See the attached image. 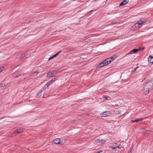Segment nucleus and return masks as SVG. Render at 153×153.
I'll use <instances>...</instances> for the list:
<instances>
[{"instance_id":"obj_1","label":"nucleus","mask_w":153,"mask_h":153,"mask_svg":"<svg viewBox=\"0 0 153 153\" xmlns=\"http://www.w3.org/2000/svg\"><path fill=\"white\" fill-rule=\"evenodd\" d=\"M153 88V79L145 83L143 87V92L145 94L149 93L150 90Z\"/></svg>"},{"instance_id":"obj_2","label":"nucleus","mask_w":153,"mask_h":153,"mask_svg":"<svg viewBox=\"0 0 153 153\" xmlns=\"http://www.w3.org/2000/svg\"><path fill=\"white\" fill-rule=\"evenodd\" d=\"M114 59V58L112 57L108 58L99 64L98 65V67L101 68L109 64Z\"/></svg>"},{"instance_id":"obj_3","label":"nucleus","mask_w":153,"mask_h":153,"mask_svg":"<svg viewBox=\"0 0 153 153\" xmlns=\"http://www.w3.org/2000/svg\"><path fill=\"white\" fill-rule=\"evenodd\" d=\"M53 143L56 144H63L65 143V141H61L60 139L57 138L54 139L53 141Z\"/></svg>"},{"instance_id":"obj_4","label":"nucleus","mask_w":153,"mask_h":153,"mask_svg":"<svg viewBox=\"0 0 153 153\" xmlns=\"http://www.w3.org/2000/svg\"><path fill=\"white\" fill-rule=\"evenodd\" d=\"M57 74V72L55 71L53 72H51L48 73L47 76L48 77H51L55 76Z\"/></svg>"},{"instance_id":"obj_5","label":"nucleus","mask_w":153,"mask_h":153,"mask_svg":"<svg viewBox=\"0 0 153 153\" xmlns=\"http://www.w3.org/2000/svg\"><path fill=\"white\" fill-rule=\"evenodd\" d=\"M105 141L104 140H97L95 141V143L98 145H101L104 144Z\"/></svg>"},{"instance_id":"obj_6","label":"nucleus","mask_w":153,"mask_h":153,"mask_svg":"<svg viewBox=\"0 0 153 153\" xmlns=\"http://www.w3.org/2000/svg\"><path fill=\"white\" fill-rule=\"evenodd\" d=\"M110 115V112L109 111L104 112L100 114L101 116L102 117L108 116Z\"/></svg>"},{"instance_id":"obj_7","label":"nucleus","mask_w":153,"mask_h":153,"mask_svg":"<svg viewBox=\"0 0 153 153\" xmlns=\"http://www.w3.org/2000/svg\"><path fill=\"white\" fill-rule=\"evenodd\" d=\"M141 50V48H139V49H133L129 53V54H132L134 53H136L138 51H139Z\"/></svg>"},{"instance_id":"obj_8","label":"nucleus","mask_w":153,"mask_h":153,"mask_svg":"<svg viewBox=\"0 0 153 153\" xmlns=\"http://www.w3.org/2000/svg\"><path fill=\"white\" fill-rule=\"evenodd\" d=\"M129 1V0H124L120 4V6H122L126 4Z\"/></svg>"},{"instance_id":"obj_9","label":"nucleus","mask_w":153,"mask_h":153,"mask_svg":"<svg viewBox=\"0 0 153 153\" xmlns=\"http://www.w3.org/2000/svg\"><path fill=\"white\" fill-rule=\"evenodd\" d=\"M146 22L145 20L144 19H141L139 20L137 22L139 23V25H142V24Z\"/></svg>"},{"instance_id":"obj_10","label":"nucleus","mask_w":153,"mask_h":153,"mask_svg":"<svg viewBox=\"0 0 153 153\" xmlns=\"http://www.w3.org/2000/svg\"><path fill=\"white\" fill-rule=\"evenodd\" d=\"M148 61L149 62L153 63V56H150L148 58Z\"/></svg>"},{"instance_id":"obj_11","label":"nucleus","mask_w":153,"mask_h":153,"mask_svg":"<svg viewBox=\"0 0 153 153\" xmlns=\"http://www.w3.org/2000/svg\"><path fill=\"white\" fill-rule=\"evenodd\" d=\"M51 84V83L49 81L47 82V83L45 85L43 88L42 89L44 90L46 88H47L48 86L50 85Z\"/></svg>"},{"instance_id":"obj_12","label":"nucleus","mask_w":153,"mask_h":153,"mask_svg":"<svg viewBox=\"0 0 153 153\" xmlns=\"http://www.w3.org/2000/svg\"><path fill=\"white\" fill-rule=\"evenodd\" d=\"M134 26L136 28H139L141 27V25H139V23L137 22L135 24Z\"/></svg>"},{"instance_id":"obj_13","label":"nucleus","mask_w":153,"mask_h":153,"mask_svg":"<svg viewBox=\"0 0 153 153\" xmlns=\"http://www.w3.org/2000/svg\"><path fill=\"white\" fill-rule=\"evenodd\" d=\"M42 89H42H41L42 91H41L40 92L38 93V94H37V97H40L41 96V95H42V94H41V92H42V91H43V90H42V89Z\"/></svg>"},{"instance_id":"obj_14","label":"nucleus","mask_w":153,"mask_h":153,"mask_svg":"<svg viewBox=\"0 0 153 153\" xmlns=\"http://www.w3.org/2000/svg\"><path fill=\"white\" fill-rule=\"evenodd\" d=\"M18 129L19 131V132L20 133L24 131V129L22 128H21Z\"/></svg>"},{"instance_id":"obj_15","label":"nucleus","mask_w":153,"mask_h":153,"mask_svg":"<svg viewBox=\"0 0 153 153\" xmlns=\"http://www.w3.org/2000/svg\"><path fill=\"white\" fill-rule=\"evenodd\" d=\"M19 130L17 129L14 131V133L15 134H17L20 133L19 132Z\"/></svg>"},{"instance_id":"obj_16","label":"nucleus","mask_w":153,"mask_h":153,"mask_svg":"<svg viewBox=\"0 0 153 153\" xmlns=\"http://www.w3.org/2000/svg\"><path fill=\"white\" fill-rule=\"evenodd\" d=\"M20 57L22 59L24 58L25 57V54H21Z\"/></svg>"},{"instance_id":"obj_17","label":"nucleus","mask_w":153,"mask_h":153,"mask_svg":"<svg viewBox=\"0 0 153 153\" xmlns=\"http://www.w3.org/2000/svg\"><path fill=\"white\" fill-rule=\"evenodd\" d=\"M61 52V51H59L57 53H56V54L54 55V56L56 57V56L58 55Z\"/></svg>"},{"instance_id":"obj_18","label":"nucleus","mask_w":153,"mask_h":153,"mask_svg":"<svg viewBox=\"0 0 153 153\" xmlns=\"http://www.w3.org/2000/svg\"><path fill=\"white\" fill-rule=\"evenodd\" d=\"M143 120V119L142 118H140V119H137V122H138L139 121H142Z\"/></svg>"},{"instance_id":"obj_19","label":"nucleus","mask_w":153,"mask_h":153,"mask_svg":"<svg viewBox=\"0 0 153 153\" xmlns=\"http://www.w3.org/2000/svg\"><path fill=\"white\" fill-rule=\"evenodd\" d=\"M55 57V56H54V55H53V56H52L50 57L49 58V60H51V59H52L53 58H54Z\"/></svg>"},{"instance_id":"obj_20","label":"nucleus","mask_w":153,"mask_h":153,"mask_svg":"<svg viewBox=\"0 0 153 153\" xmlns=\"http://www.w3.org/2000/svg\"><path fill=\"white\" fill-rule=\"evenodd\" d=\"M103 98H105V99H106V100H109V99H108V98H109V97H106L105 96H104Z\"/></svg>"},{"instance_id":"obj_21","label":"nucleus","mask_w":153,"mask_h":153,"mask_svg":"<svg viewBox=\"0 0 153 153\" xmlns=\"http://www.w3.org/2000/svg\"><path fill=\"white\" fill-rule=\"evenodd\" d=\"M110 147L111 148V149H113L115 150L116 149V147H114L112 146V147Z\"/></svg>"},{"instance_id":"obj_22","label":"nucleus","mask_w":153,"mask_h":153,"mask_svg":"<svg viewBox=\"0 0 153 153\" xmlns=\"http://www.w3.org/2000/svg\"><path fill=\"white\" fill-rule=\"evenodd\" d=\"M131 121L132 123L137 122V119L134 120H132Z\"/></svg>"},{"instance_id":"obj_23","label":"nucleus","mask_w":153,"mask_h":153,"mask_svg":"<svg viewBox=\"0 0 153 153\" xmlns=\"http://www.w3.org/2000/svg\"><path fill=\"white\" fill-rule=\"evenodd\" d=\"M21 75V74H19L18 75H17L16 76H15V78H17V77H18L20 76Z\"/></svg>"},{"instance_id":"obj_24","label":"nucleus","mask_w":153,"mask_h":153,"mask_svg":"<svg viewBox=\"0 0 153 153\" xmlns=\"http://www.w3.org/2000/svg\"><path fill=\"white\" fill-rule=\"evenodd\" d=\"M24 54H25V57H28L27 55V53H24Z\"/></svg>"},{"instance_id":"obj_25","label":"nucleus","mask_w":153,"mask_h":153,"mask_svg":"<svg viewBox=\"0 0 153 153\" xmlns=\"http://www.w3.org/2000/svg\"><path fill=\"white\" fill-rule=\"evenodd\" d=\"M5 85L4 84H0V87H3Z\"/></svg>"},{"instance_id":"obj_26","label":"nucleus","mask_w":153,"mask_h":153,"mask_svg":"<svg viewBox=\"0 0 153 153\" xmlns=\"http://www.w3.org/2000/svg\"><path fill=\"white\" fill-rule=\"evenodd\" d=\"M120 146H121L120 144H119V145L118 146L116 147V148H119V149H120L121 147Z\"/></svg>"},{"instance_id":"obj_27","label":"nucleus","mask_w":153,"mask_h":153,"mask_svg":"<svg viewBox=\"0 0 153 153\" xmlns=\"http://www.w3.org/2000/svg\"><path fill=\"white\" fill-rule=\"evenodd\" d=\"M49 82L51 83H53L54 82V81L53 80H51Z\"/></svg>"},{"instance_id":"obj_28","label":"nucleus","mask_w":153,"mask_h":153,"mask_svg":"<svg viewBox=\"0 0 153 153\" xmlns=\"http://www.w3.org/2000/svg\"><path fill=\"white\" fill-rule=\"evenodd\" d=\"M103 153L102 151H100V152H98L97 153Z\"/></svg>"},{"instance_id":"obj_29","label":"nucleus","mask_w":153,"mask_h":153,"mask_svg":"<svg viewBox=\"0 0 153 153\" xmlns=\"http://www.w3.org/2000/svg\"><path fill=\"white\" fill-rule=\"evenodd\" d=\"M138 68V67H137L133 71H135Z\"/></svg>"},{"instance_id":"obj_30","label":"nucleus","mask_w":153,"mask_h":153,"mask_svg":"<svg viewBox=\"0 0 153 153\" xmlns=\"http://www.w3.org/2000/svg\"><path fill=\"white\" fill-rule=\"evenodd\" d=\"M145 49L144 47H143L142 49L141 48V50H143Z\"/></svg>"},{"instance_id":"obj_31","label":"nucleus","mask_w":153,"mask_h":153,"mask_svg":"<svg viewBox=\"0 0 153 153\" xmlns=\"http://www.w3.org/2000/svg\"><path fill=\"white\" fill-rule=\"evenodd\" d=\"M2 71V70L1 69V68H0V73Z\"/></svg>"},{"instance_id":"obj_32","label":"nucleus","mask_w":153,"mask_h":153,"mask_svg":"<svg viewBox=\"0 0 153 153\" xmlns=\"http://www.w3.org/2000/svg\"><path fill=\"white\" fill-rule=\"evenodd\" d=\"M37 74V73H36V72H35V73H34V74Z\"/></svg>"},{"instance_id":"obj_33","label":"nucleus","mask_w":153,"mask_h":153,"mask_svg":"<svg viewBox=\"0 0 153 153\" xmlns=\"http://www.w3.org/2000/svg\"><path fill=\"white\" fill-rule=\"evenodd\" d=\"M93 11V10H91V11H89V13H90V12H92Z\"/></svg>"},{"instance_id":"obj_34","label":"nucleus","mask_w":153,"mask_h":153,"mask_svg":"<svg viewBox=\"0 0 153 153\" xmlns=\"http://www.w3.org/2000/svg\"><path fill=\"white\" fill-rule=\"evenodd\" d=\"M115 23H113V22H112V24H115Z\"/></svg>"},{"instance_id":"obj_35","label":"nucleus","mask_w":153,"mask_h":153,"mask_svg":"<svg viewBox=\"0 0 153 153\" xmlns=\"http://www.w3.org/2000/svg\"><path fill=\"white\" fill-rule=\"evenodd\" d=\"M144 130H145V129L144 128H143L142 129V131H143Z\"/></svg>"},{"instance_id":"obj_36","label":"nucleus","mask_w":153,"mask_h":153,"mask_svg":"<svg viewBox=\"0 0 153 153\" xmlns=\"http://www.w3.org/2000/svg\"><path fill=\"white\" fill-rule=\"evenodd\" d=\"M115 143V144H117V143Z\"/></svg>"},{"instance_id":"obj_37","label":"nucleus","mask_w":153,"mask_h":153,"mask_svg":"<svg viewBox=\"0 0 153 153\" xmlns=\"http://www.w3.org/2000/svg\"><path fill=\"white\" fill-rule=\"evenodd\" d=\"M102 153H104L103 152Z\"/></svg>"}]
</instances>
